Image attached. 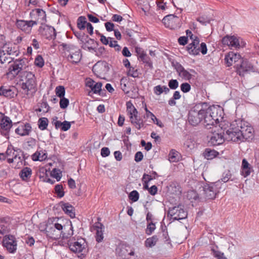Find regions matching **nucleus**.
Wrapping results in <instances>:
<instances>
[{"instance_id":"052dcab7","label":"nucleus","mask_w":259,"mask_h":259,"mask_svg":"<svg viewBox=\"0 0 259 259\" xmlns=\"http://www.w3.org/2000/svg\"><path fill=\"white\" fill-rule=\"evenodd\" d=\"M105 26L107 31L114 30V25L110 22H107L105 23Z\"/></svg>"},{"instance_id":"79ce46f5","label":"nucleus","mask_w":259,"mask_h":259,"mask_svg":"<svg viewBox=\"0 0 259 259\" xmlns=\"http://www.w3.org/2000/svg\"><path fill=\"white\" fill-rule=\"evenodd\" d=\"M186 197L188 199L193 202L198 198V195L197 192L194 190H190L187 192Z\"/></svg>"},{"instance_id":"a19ab883","label":"nucleus","mask_w":259,"mask_h":259,"mask_svg":"<svg viewBox=\"0 0 259 259\" xmlns=\"http://www.w3.org/2000/svg\"><path fill=\"white\" fill-rule=\"evenodd\" d=\"M38 127L41 130H45L47 128L48 124V120L47 118L42 117L38 120Z\"/></svg>"},{"instance_id":"423d86ee","label":"nucleus","mask_w":259,"mask_h":259,"mask_svg":"<svg viewBox=\"0 0 259 259\" xmlns=\"http://www.w3.org/2000/svg\"><path fill=\"white\" fill-rule=\"evenodd\" d=\"M199 39L197 37H195L193 41L189 44L187 47V51L189 53L193 55H197L201 52L203 55L207 53V49L205 43L202 42L200 47H199Z\"/></svg>"},{"instance_id":"864d4df0","label":"nucleus","mask_w":259,"mask_h":259,"mask_svg":"<svg viewBox=\"0 0 259 259\" xmlns=\"http://www.w3.org/2000/svg\"><path fill=\"white\" fill-rule=\"evenodd\" d=\"M169 88L171 90H176L179 86V82L177 79H171L168 83Z\"/></svg>"},{"instance_id":"412c9836","label":"nucleus","mask_w":259,"mask_h":259,"mask_svg":"<svg viewBox=\"0 0 259 259\" xmlns=\"http://www.w3.org/2000/svg\"><path fill=\"white\" fill-rule=\"evenodd\" d=\"M174 67L179 76L182 78L187 80H189L192 78V74L185 70L184 67L179 63L177 62L174 65Z\"/></svg>"},{"instance_id":"7c9ffc66","label":"nucleus","mask_w":259,"mask_h":259,"mask_svg":"<svg viewBox=\"0 0 259 259\" xmlns=\"http://www.w3.org/2000/svg\"><path fill=\"white\" fill-rule=\"evenodd\" d=\"M62 208L65 213L70 217L71 218H75V214L74 207L69 203H64L62 205Z\"/></svg>"},{"instance_id":"69168bd1","label":"nucleus","mask_w":259,"mask_h":259,"mask_svg":"<svg viewBox=\"0 0 259 259\" xmlns=\"http://www.w3.org/2000/svg\"><path fill=\"white\" fill-rule=\"evenodd\" d=\"M188 41L187 37L185 36H181L178 39V42L181 45H185L187 44Z\"/></svg>"},{"instance_id":"de8ad7c7","label":"nucleus","mask_w":259,"mask_h":259,"mask_svg":"<svg viewBox=\"0 0 259 259\" xmlns=\"http://www.w3.org/2000/svg\"><path fill=\"white\" fill-rule=\"evenodd\" d=\"M128 197L133 202H136L139 198V194L137 191L134 190L130 193Z\"/></svg>"},{"instance_id":"c756f323","label":"nucleus","mask_w":259,"mask_h":259,"mask_svg":"<svg viewBox=\"0 0 259 259\" xmlns=\"http://www.w3.org/2000/svg\"><path fill=\"white\" fill-rule=\"evenodd\" d=\"M68 57L70 58V61L72 63H77L79 62L81 58L80 50L78 48L76 49L75 50L70 54Z\"/></svg>"},{"instance_id":"2eb2a0df","label":"nucleus","mask_w":259,"mask_h":259,"mask_svg":"<svg viewBox=\"0 0 259 259\" xmlns=\"http://www.w3.org/2000/svg\"><path fill=\"white\" fill-rule=\"evenodd\" d=\"M168 214L174 220H180L185 219L187 216V212L182 208V206L178 205L170 208Z\"/></svg>"},{"instance_id":"bf43d9fd","label":"nucleus","mask_w":259,"mask_h":259,"mask_svg":"<svg viewBox=\"0 0 259 259\" xmlns=\"http://www.w3.org/2000/svg\"><path fill=\"white\" fill-rule=\"evenodd\" d=\"M163 88L160 85L155 86L154 89V93L157 95H160L163 93Z\"/></svg>"},{"instance_id":"9d476101","label":"nucleus","mask_w":259,"mask_h":259,"mask_svg":"<svg viewBox=\"0 0 259 259\" xmlns=\"http://www.w3.org/2000/svg\"><path fill=\"white\" fill-rule=\"evenodd\" d=\"M3 245L11 253L16 252L17 247V240L14 235H5L3 240Z\"/></svg>"},{"instance_id":"1a4fd4ad","label":"nucleus","mask_w":259,"mask_h":259,"mask_svg":"<svg viewBox=\"0 0 259 259\" xmlns=\"http://www.w3.org/2000/svg\"><path fill=\"white\" fill-rule=\"evenodd\" d=\"M231 127L226 131V139L228 141L235 142H242L239 128L237 125L236 121L231 125Z\"/></svg>"},{"instance_id":"2f4dec72","label":"nucleus","mask_w":259,"mask_h":259,"mask_svg":"<svg viewBox=\"0 0 259 259\" xmlns=\"http://www.w3.org/2000/svg\"><path fill=\"white\" fill-rule=\"evenodd\" d=\"M145 110L146 111V116L147 117H150L153 122L160 127H163L164 126L163 123L160 120H158L153 113L148 110L147 107H145Z\"/></svg>"},{"instance_id":"39448f33","label":"nucleus","mask_w":259,"mask_h":259,"mask_svg":"<svg viewBox=\"0 0 259 259\" xmlns=\"http://www.w3.org/2000/svg\"><path fill=\"white\" fill-rule=\"evenodd\" d=\"M242 141H249L253 138V128L248 123L242 120H236Z\"/></svg>"},{"instance_id":"e2e57ef3","label":"nucleus","mask_w":259,"mask_h":259,"mask_svg":"<svg viewBox=\"0 0 259 259\" xmlns=\"http://www.w3.org/2000/svg\"><path fill=\"white\" fill-rule=\"evenodd\" d=\"M225 176H223V178H222V181L226 183L228 182L231 177V174L229 170H228L226 174H224Z\"/></svg>"},{"instance_id":"4be33fe9","label":"nucleus","mask_w":259,"mask_h":259,"mask_svg":"<svg viewBox=\"0 0 259 259\" xmlns=\"http://www.w3.org/2000/svg\"><path fill=\"white\" fill-rule=\"evenodd\" d=\"M241 59L239 54L235 53L233 52L228 53L225 58V62L228 66H230L233 64H236Z\"/></svg>"},{"instance_id":"72a5a7b5","label":"nucleus","mask_w":259,"mask_h":259,"mask_svg":"<svg viewBox=\"0 0 259 259\" xmlns=\"http://www.w3.org/2000/svg\"><path fill=\"white\" fill-rule=\"evenodd\" d=\"M15 150L13 149L8 148L6 153L5 154L7 157V161L8 163H12L14 162V160L16 159L17 156L15 153Z\"/></svg>"},{"instance_id":"aec40b11","label":"nucleus","mask_w":259,"mask_h":259,"mask_svg":"<svg viewBox=\"0 0 259 259\" xmlns=\"http://www.w3.org/2000/svg\"><path fill=\"white\" fill-rule=\"evenodd\" d=\"M116 252L118 255L122 257L128 255H134V250L133 248L126 244H121L116 249Z\"/></svg>"},{"instance_id":"a878e982","label":"nucleus","mask_w":259,"mask_h":259,"mask_svg":"<svg viewBox=\"0 0 259 259\" xmlns=\"http://www.w3.org/2000/svg\"><path fill=\"white\" fill-rule=\"evenodd\" d=\"M32 127L31 125L28 123L21 125L15 130V132L21 136H28L31 131Z\"/></svg>"},{"instance_id":"c03bdc74","label":"nucleus","mask_w":259,"mask_h":259,"mask_svg":"<svg viewBox=\"0 0 259 259\" xmlns=\"http://www.w3.org/2000/svg\"><path fill=\"white\" fill-rule=\"evenodd\" d=\"M55 92L58 97L60 98L64 97L65 93V88L63 86H58L56 87Z\"/></svg>"},{"instance_id":"cd10ccee","label":"nucleus","mask_w":259,"mask_h":259,"mask_svg":"<svg viewBox=\"0 0 259 259\" xmlns=\"http://www.w3.org/2000/svg\"><path fill=\"white\" fill-rule=\"evenodd\" d=\"M0 95L11 99L15 97V93L10 87L1 86L0 87Z\"/></svg>"},{"instance_id":"4d7b16f0","label":"nucleus","mask_w":259,"mask_h":259,"mask_svg":"<svg viewBox=\"0 0 259 259\" xmlns=\"http://www.w3.org/2000/svg\"><path fill=\"white\" fill-rule=\"evenodd\" d=\"M71 127V122L67 121H64L62 122V127H61V130L63 131H66L68 130Z\"/></svg>"},{"instance_id":"f03ea898","label":"nucleus","mask_w":259,"mask_h":259,"mask_svg":"<svg viewBox=\"0 0 259 259\" xmlns=\"http://www.w3.org/2000/svg\"><path fill=\"white\" fill-rule=\"evenodd\" d=\"M21 88L27 98L33 96L36 92V81L34 74L30 71H23L19 75Z\"/></svg>"},{"instance_id":"6ab92c4d","label":"nucleus","mask_w":259,"mask_h":259,"mask_svg":"<svg viewBox=\"0 0 259 259\" xmlns=\"http://www.w3.org/2000/svg\"><path fill=\"white\" fill-rule=\"evenodd\" d=\"M16 24L19 29L25 33H29L31 31L32 26L36 25V23L31 20H17Z\"/></svg>"},{"instance_id":"37998d69","label":"nucleus","mask_w":259,"mask_h":259,"mask_svg":"<svg viewBox=\"0 0 259 259\" xmlns=\"http://www.w3.org/2000/svg\"><path fill=\"white\" fill-rule=\"evenodd\" d=\"M55 193L59 198H62L64 195V192L63 190V186L62 185L58 184L55 187Z\"/></svg>"},{"instance_id":"774afa93","label":"nucleus","mask_w":259,"mask_h":259,"mask_svg":"<svg viewBox=\"0 0 259 259\" xmlns=\"http://www.w3.org/2000/svg\"><path fill=\"white\" fill-rule=\"evenodd\" d=\"M148 192L151 195H155L157 192V187L153 185L149 189Z\"/></svg>"},{"instance_id":"b1692460","label":"nucleus","mask_w":259,"mask_h":259,"mask_svg":"<svg viewBox=\"0 0 259 259\" xmlns=\"http://www.w3.org/2000/svg\"><path fill=\"white\" fill-rule=\"evenodd\" d=\"M101 220V219L98 218V222L95 223L93 227L94 229L96 231V241L98 242H101L104 238L103 236V231L104 229V225L99 222V221Z\"/></svg>"},{"instance_id":"ddd939ff","label":"nucleus","mask_w":259,"mask_h":259,"mask_svg":"<svg viewBox=\"0 0 259 259\" xmlns=\"http://www.w3.org/2000/svg\"><path fill=\"white\" fill-rule=\"evenodd\" d=\"M222 42L224 45H226L235 49L239 48L244 46V43L242 39L236 36L227 35L222 38Z\"/></svg>"},{"instance_id":"0eeeda50","label":"nucleus","mask_w":259,"mask_h":259,"mask_svg":"<svg viewBox=\"0 0 259 259\" xmlns=\"http://www.w3.org/2000/svg\"><path fill=\"white\" fill-rule=\"evenodd\" d=\"M67 244L69 249L75 253L82 252L86 248L87 245L85 240L81 237L76 239L72 237L68 241Z\"/></svg>"},{"instance_id":"c9c22d12","label":"nucleus","mask_w":259,"mask_h":259,"mask_svg":"<svg viewBox=\"0 0 259 259\" xmlns=\"http://www.w3.org/2000/svg\"><path fill=\"white\" fill-rule=\"evenodd\" d=\"M218 249V246L212 247L211 248V251L212 255L218 259H227L224 253L219 251Z\"/></svg>"},{"instance_id":"7ed1b4c3","label":"nucleus","mask_w":259,"mask_h":259,"mask_svg":"<svg viewBox=\"0 0 259 259\" xmlns=\"http://www.w3.org/2000/svg\"><path fill=\"white\" fill-rule=\"evenodd\" d=\"M63 226L59 223L47 225L46 228L47 236L53 240H57L59 239L62 235L63 238H68L73 235V231L72 225H70V230L67 235H65V233L63 234Z\"/></svg>"},{"instance_id":"bb28decb","label":"nucleus","mask_w":259,"mask_h":259,"mask_svg":"<svg viewBox=\"0 0 259 259\" xmlns=\"http://www.w3.org/2000/svg\"><path fill=\"white\" fill-rule=\"evenodd\" d=\"M224 142V136L221 134L214 133L210 138L209 143L213 146L221 145Z\"/></svg>"},{"instance_id":"6e6552de","label":"nucleus","mask_w":259,"mask_h":259,"mask_svg":"<svg viewBox=\"0 0 259 259\" xmlns=\"http://www.w3.org/2000/svg\"><path fill=\"white\" fill-rule=\"evenodd\" d=\"M236 69V72L240 76H244L245 73L254 71L253 65L246 60L241 58L238 63L234 65Z\"/></svg>"},{"instance_id":"f704fd0d","label":"nucleus","mask_w":259,"mask_h":259,"mask_svg":"<svg viewBox=\"0 0 259 259\" xmlns=\"http://www.w3.org/2000/svg\"><path fill=\"white\" fill-rule=\"evenodd\" d=\"M204 157L209 160L212 159L219 155V152L214 150H211L209 148H206L204 153Z\"/></svg>"},{"instance_id":"58836bf2","label":"nucleus","mask_w":259,"mask_h":259,"mask_svg":"<svg viewBox=\"0 0 259 259\" xmlns=\"http://www.w3.org/2000/svg\"><path fill=\"white\" fill-rule=\"evenodd\" d=\"M60 46L62 47L63 50L69 52L70 54L78 48V47L73 45L65 43H62L60 45Z\"/></svg>"},{"instance_id":"5701e85b","label":"nucleus","mask_w":259,"mask_h":259,"mask_svg":"<svg viewBox=\"0 0 259 259\" xmlns=\"http://www.w3.org/2000/svg\"><path fill=\"white\" fill-rule=\"evenodd\" d=\"M85 85L90 88L95 94H100L102 84L100 82H96L91 78H88L85 80Z\"/></svg>"},{"instance_id":"dca6fc26","label":"nucleus","mask_w":259,"mask_h":259,"mask_svg":"<svg viewBox=\"0 0 259 259\" xmlns=\"http://www.w3.org/2000/svg\"><path fill=\"white\" fill-rule=\"evenodd\" d=\"M30 17L32 19L31 21H34L36 25L37 23L42 24L46 21V14L42 9H35L30 13Z\"/></svg>"},{"instance_id":"680f3d73","label":"nucleus","mask_w":259,"mask_h":259,"mask_svg":"<svg viewBox=\"0 0 259 259\" xmlns=\"http://www.w3.org/2000/svg\"><path fill=\"white\" fill-rule=\"evenodd\" d=\"M143 158V154L142 152H137L135 155V160L138 162L141 161Z\"/></svg>"},{"instance_id":"473e14b6","label":"nucleus","mask_w":259,"mask_h":259,"mask_svg":"<svg viewBox=\"0 0 259 259\" xmlns=\"http://www.w3.org/2000/svg\"><path fill=\"white\" fill-rule=\"evenodd\" d=\"M32 175V170L30 168L25 167L20 172L19 176L23 181H27Z\"/></svg>"},{"instance_id":"e433bc0d","label":"nucleus","mask_w":259,"mask_h":259,"mask_svg":"<svg viewBox=\"0 0 259 259\" xmlns=\"http://www.w3.org/2000/svg\"><path fill=\"white\" fill-rule=\"evenodd\" d=\"M158 238L157 235H154L151 237L147 238L145 242V245L147 247H152L156 245Z\"/></svg>"},{"instance_id":"f3484780","label":"nucleus","mask_w":259,"mask_h":259,"mask_svg":"<svg viewBox=\"0 0 259 259\" xmlns=\"http://www.w3.org/2000/svg\"><path fill=\"white\" fill-rule=\"evenodd\" d=\"M1 133L7 139L9 138V132L12 126V122L10 118L4 116L1 121Z\"/></svg>"},{"instance_id":"0e129e2a","label":"nucleus","mask_w":259,"mask_h":259,"mask_svg":"<svg viewBox=\"0 0 259 259\" xmlns=\"http://www.w3.org/2000/svg\"><path fill=\"white\" fill-rule=\"evenodd\" d=\"M40 107L44 110V112H48L50 110V107L46 101H42L40 104Z\"/></svg>"},{"instance_id":"49530a36","label":"nucleus","mask_w":259,"mask_h":259,"mask_svg":"<svg viewBox=\"0 0 259 259\" xmlns=\"http://www.w3.org/2000/svg\"><path fill=\"white\" fill-rule=\"evenodd\" d=\"M155 225L152 222L148 223L146 233L147 235H150L155 230Z\"/></svg>"},{"instance_id":"8fccbe9b","label":"nucleus","mask_w":259,"mask_h":259,"mask_svg":"<svg viewBox=\"0 0 259 259\" xmlns=\"http://www.w3.org/2000/svg\"><path fill=\"white\" fill-rule=\"evenodd\" d=\"M51 175L55 178H56L57 181H59L62 176L61 172L59 169L54 168L51 172Z\"/></svg>"},{"instance_id":"c85d7f7f","label":"nucleus","mask_w":259,"mask_h":259,"mask_svg":"<svg viewBox=\"0 0 259 259\" xmlns=\"http://www.w3.org/2000/svg\"><path fill=\"white\" fill-rule=\"evenodd\" d=\"M48 154L46 151L40 150L36 151L32 155V159L33 161H42L47 158Z\"/></svg>"},{"instance_id":"13d9d810","label":"nucleus","mask_w":259,"mask_h":259,"mask_svg":"<svg viewBox=\"0 0 259 259\" xmlns=\"http://www.w3.org/2000/svg\"><path fill=\"white\" fill-rule=\"evenodd\" d=\"M110 150L107 147H103L101 150V155L102 157H105L109 155Z\"/></svg>"},{"instance_id":"338daca9","label":"nucleus","mask_w":259,"mask_h":259,"mask_svg":"<svg viewBox=\"0 0 259 259\" xmlns=\"http://www.w3.org/2000/svg\"><path fill=\"white\" fill-rule=\"evenodd\" d=\"M87 16L89 21L93 23H98L99 21V20L98 18L93 16L92 14H88Z\"/></svg>"},{"instance_id":"ea45409f","label":"nucleus","mask_w":259,"mask_h":259,"mask_svg":"<svg viewBox=\"0 0 259 259\" xmlns=\"http://www.w3.org/2000/svg\"><path fill=\"white\" fill-rule=\"evenodd\" d=\"M84 17L80 16L77 19V27L80 30L84 29L87 25V21Z\"/></svg>"},{"instance_id":"20e7f679","label":"nucleus","mask_w":259,"mask_h":259,"mask_svg":"<svg viewBox=\"0 0 259 259\" xmlns=\"http://www.w3.org/2000/svg\"><path fill=\"white\" fill-rule=\"evenodd\" d=\"M126 112L131 123L138 130L144 126L143 120L138 116V111L131 101L126 103Z\"/></svg>"},{"instance_id":"4c0bfd02","label":"nucleus","mask_w":259,"mask_h":259,"mask_svg":"<svg viewBox=\"0 0 259 259\" xmlns=\"http://www.w3.org/2000/svg\"><path fill=\"white\" fill-rule=\"evenodd\" d=\"M5 46L0 49V62L2 64L6 62L10 63L11 62V58L6 56V53H5Z\"/></svg>"},{"instance_id":"a211bd4d","label":"nucleus","mask_w":259,"mask_h":259,"mask_svg":"<svg viewBox=\"0 0 259 259\" xmlns=\"http://www.w3.org/2000/svg\"><path fill=\"white\" fill-rule=\"evenodd\" d=\"M202 195L205 199H213L218 192L214 185H206L203 187Z\"/></svg>"},{"instance_id":"393cba45","label":"nucleus","mask_w":259,"mask_h":259,"mask_svg":"<svg viewBox=\"0 0 259 259\" xmlns=\"http://www.w3.org/2000/svg\"><path fill=\"white\" fill-rule=\"evenodd\" d=\"M253 171L252 166L248 162L246 159H243L241 166V175L244 178H246L249 176L251 172Z\"/></svg>"},{"instance_id":"6e6d98bb","label":"nucleus","mask_w":259,"mask_h":259,"mask_svg":"<svg viewBox=\"0 0 259 259\" xmlns=\"http://www.w3.org/2000/svg\"><path fill=\"white\" fill-rule=\"evenodd\" d=\"M180 87L183 93H188L191 90V85L187 82L182 83Z\"/></svg>"},{"instance_id":"603ef678","label":"nucleus","mask_w":259,"mask_h":259,"mask_svg":"<svg viewBox=\"0 0 259 259\" xmlns=\"http://www.w3.org/2000/svg\"><path fill=\"white\" fill-rule=\"evenodd\" d=\"M96 33H98L100 36V41L103 44L105 45H108L109 40L111 39V37H106L103 34L99 33L98 31H96Z\"/></svg>"},{"instance_id":"f8f14e48","label":"nucleus","mask_w":259,"mask_h":259,"mask_svg":"<svg viewBox=\"0 0 259 259\" xmlns=\"http://www.w3.org/2000/svg\"><path fill=\"white\" fill-rule=\"evenodd\" d=\"M24 69H25L24 61L22 59L16 60L10 66L8 74L13 77H16L18 75H19Z\"/></svg>"},{"instance_id":"9b49d317","label":"nucleus","mask_w":259,"mask_h":259,"mask_svg":"<svg viewBox=\"0 0 259 259\" xmlns=\"http://www.w3.org/2000/svg\"><path fill=\"white\" fill-rule=\"evenodd\" d=\"M162 22L166 27L170 29H177L181 26L180 19L172 14L165 16L162 20Z\"/></svg>"},{"instance_id":"5fc2aeb1","label":"nucleus","mask_w":259,"mask_h":259,"mask_svg":"<svg viewBox=\"0 0 259 259\" xmlns=\"http://www.w3.org/2000/svg\"><path fill=\"white\" fill-rule=\"evenodd\" d=\"M197 21L202 25H206L207 24L210 23V20L205 16L199 17L196 19Z\"/></svg>"},{"instance_id":"4468645a","label":"nucleus","mask_w":259,"mask_h":259,"mask_svg":"<svg viewBox=\"0 0 259 259\" xmlns=\"http://www.w3.org/2000/svg\"><path fill=\"white\" fill-rule=\"evenodd\" d=\"M39 34L44 38L48 39H55L56 37V32L55 28L47 25H42L38 29Z\"/></svg>"},{"instance_id":"f257e3e1","label":"nucleus","mask_w":259,"mask_h":259,"mask_svg":"<svg viewBox=\"0 0 259 259\" xmlns=\"http://www.w3.org/2000/svg\"><path fill=\"white\" fill-rule=\"evenodd\" d=\"M222 109L219 106H209L205 102L193 106L189 111L188 120L190 124L196 126L203 121L205 126L213 125L219 122Z\"/></svg>"},{"instance_id":"09e8293b","label":"nucleus","mask_w":259,"mask_h":259,"mask_svg":"<svg viewBox=\"0 0 259 259\" xmlns=\"http://www.w3.org/2000/svg\"><path fill=\"white\" fill-rule=\"evenodd\" d=\"M35 65L39 67H42L44 65V60L40 55H38L34 61Z\"/></svg>"},{"instance_id":"3c124183","label":"nucleus","mask_w":259,"mask_h":259,"mask_svg":"<svg viewBox=\"0 0 259 259\" xmlns=\"http://www.w3.org/2000/svg\"><path fill=\"white\" fill-rule=\"evenodd\" d=\"M60 106L62 109H65L69 105V100L64 97L60 98Z\"/></svg>"},{"instance_id":"a18cd8bd","label":"nucleus","mask_w":259,"mask_h":259,"mask_svg":"<svg viewBox=\"0 0 259 259\" xmlns=\"http://www.w3.org/2000/svg\"><path fill=\"white\" fill-rule=\"evenodd\" d=\"M139 73L137 69H136L135 67H130L128 68L127 72L128 76L136 78L139 77Z\"/></svg>"}]
</instances>
